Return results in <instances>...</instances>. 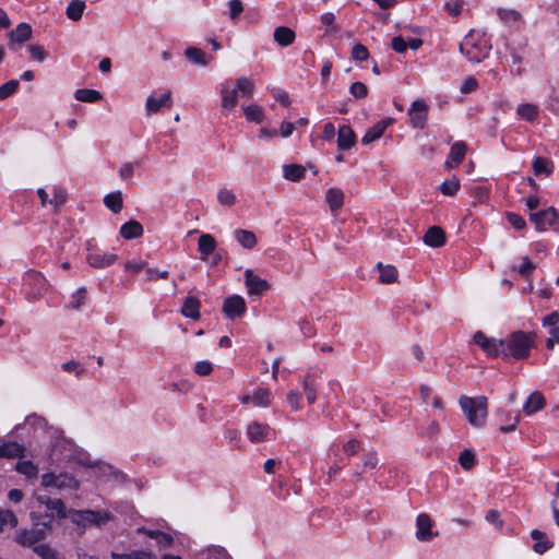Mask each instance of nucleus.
<instances>
[{"label": "nucleus", "mask_w": 559, "mask_h": 559, "mask_svg": "<svg viewBox=\"0 0 559 559\" xmlns=\"http://www.w3.org/2000/svg\"><path fill=\"white\" fill-rule=\"evenodd\" d=\"M349 92L355 98H364L368 95V87L362 82H355L350 85Z\"/></svg>", "instance_id": "e2e57ef3"}, {"label": "nucleus", "mask_w": 559, "mask_h": 559, "mask_svg": "<svg viewBox=\"0 0 559 559\" xmlns=\"http://www.w3.org/2000/svg\"><path fill=\"white\" fill-rule=\"evenodd\" d=\"M391 122L392 119H383L378 121L373 127H371L365 132L361 139V143L368 145L373 141L380 139L383 135L385 129L391 124Z\"/></svg>", "instance_id": "dca6fc26"}, {"label": "nucleus", "mask_w": 559, "mask_h": 559, "mask_svg": "<svg viewBox=\"0 0 559 559\" xmlns=\"http://www.w3.org/2000/svg\"><path fill=\"white\" fill-rule=\"evenodd\" d=\"M52 194L53 197L49 200L50 205L59 207L66 203L68 194L63 188L55 186Z\"/></svg>", "instance_id": "603ef678"}, {"label": "nucleus", "mask_w": 559, "mask_h": 559, "mask_svg": "<svg viewBox=\"0 0 559 559\" xmlns=\"http://www.w3.org/2000/svg\"><path fill=\"white\" fill-rule=\"evenodd\" d=\"M145 273H146V281H148V282L166 280L169 276L168 271H159V270L153 269V267H145Z\"/></svg>", "instance_id": "bf43d9fd"}, {"label": "nucleus", "mask_w": 559, "mask_h": 559, "mask_svg": "<svg viewBox=\"0 0 559 559\" xmlns=\"http://www.w3.org/2000/svg\"><path fill=\"white\" fill-rule=\"evenodd\" d=\"M317 379L318 376L316 373L308 372L302 381V388L309 404H313L317 400Z\"/></svg>", "instance_id": "c85d7f7f"}, {"label": "nucleus", "mask_w": 559, "mask_h": 559, "mask_svg": "<svg viewBox=\"0 0 559 559\" xmlns=\"http://www.w3.org/2000/svg\"><path fill=\"white\" fill-rule=\"evenodd\" d=\"M17 525V518L11 510H0V531L7 526L15 527Z\"/></svg>", "instance_id": "8fccbe9b"}, {"label": "nucleus", "mask_w": 559, "mask_h": 559, "mask_svg": "<svg viewBox=\"0 0 559 559\" xmlns=\"http://www.w3.org/2000/svg\"><path fill=\"white\" fill-rule=\"evenodd\" d=\"M217 201L221 205L233 206L236 203L237 198L233 190L223 188L217 192Z\"/></svg>", "instance_id": "a18cd8bd"}, {"label": "nucleus", "mask_w": 559, "mask_h": 559, "mask_svg": "<svg viewBox=\"0 0 559 559\" xmlns=\"http://www.w3.org/2000/svg\"><path fill=\"white\" fill-rule=\"evenodd\" d=\"M87 263L95 269H104L117 261V254L109 252H90L86 257Z\"/></svg>", "instance_id": "2eb2a0df"}, {"label": "nucleus", "mask_w": 559, "mask_h": 559, "mask_svg": "<svg viewBox=\"0 0 559 559\" xmlns=\"http://www.w3.org/2000/svg\"><path fill=\"white\" fill-rule=\"evenodd\" d=\"M173 104L171 92L167 90L159 98L150 95L145 102V111L147 116L159 112L163 108H170Z\"/></svg>", "instance_id": "4468645a"}, {"label": "nucleus", "mask_w": 559, "mask_h": 559, "mask_svg": "<svg viewBox=\"0 0 559 559\" xmlns=\"http://www.w3.org/2000/svg\"><path fill=\"white\" fill-rule=\"evenodd\" d=\"M85 8H86L85 1L73 0L67 7V10H66L67 16L74 22L80 21L82 19Z\"/></svg>", "instance_id": "c9c22d12"}, {"label": "nucleus", "mask_w": 559, "mask_h": 559, "mask_svg": "<svg viewBox=\"0 0 559 559\" xmlns=\"http://www.w3.org/2000/svg\"><path fill=\"white\" fill-rule=\"evenodd\" d=\"M32 37V27L27 23H20L9 33L10 45L22 44Z\"/></svg>", "instance_id": "412c9836"}, {"label": "nucleus", "mask_w": 559, "mask_h": 559, "mask_svg": "<svg viewBox=\"0 0 559 559\" xmlns=\"http://www.w3.org/2000/svg\"><path fill=\"white\" fill-rule=\"evenodd\" d=\"M20 86L17 80H10L0 86V100H3L13 95Z\"/></svg>", "instance_id": "5fc2aeb1"}, {"label": "nucleus", "mask_w": 559, "mask_h": 559, "mask_svg": "<svg viewBox=\"0 0 559 559\" xmlns=\"http://www.w3.org/2000/svg\"><path fill=\"white\" fill-rule=\"evenodd\" d=\"M34 552L41 559H60L58 552L46 544L36 545Z\"/></svg>", "instance_id": "3c124183"}, {"label": "nucleus", "mask_w": 559, "mask_h": 559, "mask_svg": "<svg viewBox=\"0 0 559 559\" xmlns=\"http://www.w3.org/2000/svg\"><path fill=\"white\" fill-rule=\"evenodd\" d=\"M463 0H450L445 3V10L449 14L457 16L463 10Z\"/></svg>", "instance_id": "69168bd1"}, {"label": "nucleus", "mask_w": 559, "mask_h": 559, "mask_svg": "<svg viewBox=\"0 0 559 559\" xmlns=\"http://www.w3.org/2000/svg\"><path fill=\"white\" fill-rule=\"evenodd\" d=\"M459 462L465 471H471L475 466V454L471 450L461 452Z\"/></svg>", "instance_id": "6e6d98bb"}, {"label": "nucleus", "mask_w": 559, "mask_h": 559, "mask_svg": "<svg viewBox=\"0 0 559 559\" xmlns=\"http://www.w3.org/2000/svg\"><path fill=\"white\" fill-rule=\"evenodd\" d=\"M287 402L294 411H298L301 407V394L297 391H289L287 393Z\"/></svg>", "instance_id": "338daca9"}, {"label": "nucleus", "mask_w": 559, "mask_h": 559, "mask_svg": "<svg viewBox=\"0 0 559 559\" xmlns=\"http://www.w3.org/2000/svg\"><path fill=\"white\" fill-rule=\"evenodd\" d=\"M272 402V394L269 389L258 388L252 393V404L257 407H266Z\"/></svg>", "instance_id": "f704fd0d"}, {"label": "nucleus", "mask_w": 559, "mask_h": 559, "mask_svg": "<svg viewBox=\"0 0 559 559\" xmlns=\"http://www.w3.org/2000/svg\"><path fill=\"white\" fill-rule=\"evenodd\" d=\"M428 111L429 106L424 99L414 100L407 111L411 126L415 129H424L428 120Z\"/></svg>", "instance_id": "6e6552de"}, {"label": "nucleus", "mask_w": 559, "mask_h": 559, "mask_svg": "<svg viewBox=\"0 0 559 559\" xmlns=\"http://www.w3.org/2000/svg\"><path fill=\"white\" fill-rule=\"evenodd\" d=\"M356 141L355 133L349 126H342L337 131V146L341 151L349 150Z\"/></svg>", "instance_id": "aec40b11"}, {"label": "nucleus", "mask_w": 559, "mask_h": 559, "mask_svg": "<svg viewBox=\"0 0 559 559\" xmlns=\"http://www.w3.org/2000/svg\"><path fill=\"white\" fill-rule=\"evenodd\" d=\"M325 201L332 212L340 210L344 204V193L338 188H330L325 194Z\"/></svg>", "instance_id": "c756f323"}, {"label": "nucleus", "mask_w": 559, "mask_h": 559, "mask_svg": "<svg viewBox=\"0 0 559 559\" xmlns=\"http://www.w3.org/2000/svg\"><path fill=\"white\" fill-rule=\"evenodd\" d=\"M321 23L326 26L325 35L336 37L341 32V26L335 23V14L332 12H325L321 15Z\"/></svg>", "instance_id": "e433bc0d"}, {"label": "nucleus", "mask_w": 559, "mask_h": 559, "mask_svg": "<svg viewBox=\"0 0 559 559\" xmlns=\"http://www.w3.org/2000/svg\"><path fill=\"white\" fill-rule=\"evenodd\" d=\"M534 269H535L534 263L527 257H524L522 259V263L519 267V273L523 277H527L533 272Z\"/></svg>", "instance_id": "774afa93"}, {"label": "nucleus", "mask_w": 559, "mask_h": 559, "mask_svg": "<svg viewBox=\"0 0 559 559\" xmlns=\"http://www.w3.org/2000/svg\"><path fill=\"white\" fill-rule=\"evenodd\" d=\"M199 251L201 254V260L205 261L209 259L210 254H212L216 248V241L214 237L210 234H203L199 238Z\"/></svg>", "instance_id": "a878e982"}, {"label": "nucleus", "mask_w": 559, "mask_h": 559, "mask_svg": "<svg viewBox=\"0 0 559 559\" xmlns=\"http://www.w3.org/2000/svg\"><path fill=\"white\" fill-rule=\"evenodd\" d=\"M37 500L40 504H45L48 510L56 512L60 519L69 518V511H67L61 499H51L48 496H38Z\"/></svg>", "instance_id": "6ab92c4d"}, {"label": "nucleus", "mask_w": 559, "mask_h": 559, "mask_svg": "<svg viewBox=\"0 0 559 559\" xmlns=\"http://www.w3.org/2000/svg\"><path fill=\"white\" fill-rule=\"evenodd\" d=\"M200 300L197 297L189 296L182 305L181 314L186 318L198 320L200 318Z\"/></svg>", "instance_id": "b1692460"}, {"label": "nucleus", "mask_w": 559, "mask_h": 559, "mask_svg": "<svg viewBox=\"0 0 559 559\" xmlns=\"http://www.w3.org/2000/svg\"><path fill=\"white\" fill-rule=\"evenodd\" d=\"M71 522L78 526L87 527L88 525L102 526L111 521L112 515L107 511L95 510H69Z\"/></svg>", "instance_id": "f03ea898"}, {"label": "nucleus", "mask_w": 559, "mask_h": 559, "mask_svg": "<svg viewBox=\"0 0 559 559\" xmlns=\"http://www.w3.org/2000/svg\"><path fill=\"white\" fill-rule=\"evenodd\" d=\"M185 57L193 64L206 67L213 60L212 56L206 55L202 49L190 46L185 49Z\"/></svg>", "instance_id": "f3484780"}, {"label": "nucleus", "mask_w": 559, "mask_h": 559, "mask_svg": "<svg viewBox=\"0 0 559 559\" xmlns=\"http://www.w3.org/2000/svg\"><path fill=\"white\" fill-rule=\"evenodd\" d=\"M28 51H29L32 58L37 60L38 62H43L48 56L45 48L40 45H29Z\"/></svg>", "instance_id": "0e129e2a"}, {"label": "nucleus", "mask_w": 559, "mask_h": 559, "mask_svg": "<svg viewBox=\"0 0 559 559\" xmlns=\"http://www.w3.org/2000/svg\"><path fill=\"white\" fill-rule=\"evenodd\" d=\"M490 46L483 38H476L471 32L460 44V51L472 62H480L489 53Z\"/></svg>", "instance_id": "7ed1b4c3"}, {"label": "nucleus", "mask_w": 559, "mask_h": 559, "mask_svg": "<svg viewBox=\"0 0 559 559\" xmlns=\"http://www.w3.org/2000/svg\"><path fill=\"white\" fill-rule=\"evenodd\" d=\"M459 403L468 423L472 426L479 428L486 424V419L488 416L487 397H469L463 395L460 397Z\"/></svg>", "instance_id": "f257e3e1"}, {"label": "nucleus", "mask_w": 559, "mask_h": 559, "mask_svg": "<svg viewBox=\"0 0 559 559\" xmlns=\"http://www.w3.org/2000/svg\"><path fill=\"white\" fill-rule=\"evenodd\" d=\"M228 9H229V11H228L229 17L233 21H236L239 19L240 14L242 13L243 5L240 0H230L228 2Z\"/></svg>", "instance_id": "052dcab7"}, {"label": "nucleus", "mask_w": 559, "mask_h": 559, "mask_svg": "<svg viewBox=\"0 0 559 559\" xmlns=\"http://www.w3.org/2000/svg\"><path fill=\"white\" fill-rule=\"evenodd\" d=\"M274 40L282 47L292 45L295 40V32L286 26H278L274 29Z\"/></svg>", "instance_id": "bb28decb"}, {"label": "nucleus", "mask_w": 559, "mask_h": 559, "mask_svg": "<svg viewBox=\"0 0 559 559\" xmlns=\"http://www.w3.org/2000/svg\"><path fill=\"white\" fill-rule=\"evenodd\" d=\"M433 521L427 513H420L416 518V538L420 542H429L438 536V532L432 531Z\"/></svg>", "instance_id": "f8f14e48"}, {"label": "nucleus", "mask_w": 559, "mask_h": 559, "mask_svg": "<svg viewBox=\"0 0 559 559\" xmlns=\"http://www.w3.org/2000/svg\"><path fill=\"white\" fill-rule=\"evenodd\" d=\"M120 235L124 239H135L143 235V226L134 219L124 223L120 227Z\"/></svg>", "instance_id": "cd10ccee"}, {"label": "nucleus", "mask_w": 559, "mask_h": 559, "mask_svg": "<svg viewBox=\"0 0 559 559\" xmlns=\"http://www.w3.org/2000/svg\"><path fill=\"white\" fill-rule=\"evenodd\" d=\"M246 310V300L239 295L229 296L224 300L223 313L227 319L235 320L240 318L245 314Z\"/></svg>", "instance_id": "9b49d317"}, {"label": "nucleus", "mask_w": 559, "mask_h": 559, "mask_svg": "<svg viewBox=\"0 0 559 559\" xmlns=\"http://www.w3.org/2000/svg\"><path fill=\"white\" fill-rule=\"evenodd\" d=\"M533 169L535 175H549L551 173L550 163L544 157H536L533 162Z\"/></svg>", "instance_id": "864d4df0"}, {"label": "nucleus", "mask_w": 559, "mask_h": 559, "mask_svg": "<svg viewBox=\"0 0 559 559\" xmlns=\"http://www.w3.org/2000/svg\"><path fill=\"white\" fill-rule=\"evenodd\" d=\"M516 112L526 121H534L538 116V107L534 104H522L518 107Z\"/></svg>", "instance_id": "a19ab883"}, {"label": "nucleus", "mask_w": 559, "mask_h": 559, "mask_svg": "<svg viewBox=\"0 0 559 559\" xmlns=\"http://www.w3.org/2000/svg\"><path fill=\"white\" fill-rule=\"evenodd\" d=\"M25 281L31 286V290L27 294L28 299H38L48 289V282L45 276L34 270L26 273Z\"/></svg>", "instance_id": "9d476101"}, {"label": "nucleus", "mask_w": 559, "mask_h": 559, "mask_svg": "<svg viewBox=\"0 0 559 559\" xmlns=\"http://www.w3.org/2000/svg\"><path fill=\"white\" fill-rule=\"evenodd\" d=\"M237 90H222V107L224 109H233L237 104Z\"/></svg>", "instance_id": "de8ad7c7"}, {"label": "nucleus", "mask_w": 559, "mask_h": 559, "mask_svg": "<svg viewBox=\"0 0 559 559\" xmlns=\"http://www.w3.org/2000/svg\"><path fill=\"white\" fill-rule=\"evenodd\" d=\"M247 436L251 442L257 443L275 439L276 432L267 424L254 420L248 425Z\"/></svg>", "instance_id": "1a4fd4ad"}, {"label": "nucleus", "mask_w": 559, "mask_h": 559, "mask_svg": "<svg viewBox=\"0 0 559 559\" xmlns=\"http://www.w3.org/2000/svg\"><path fill=\"white\" fill-rule=\"evenodd\" d=\"M352 58L356 61H365L369 58V51L362 44L354 45L352 49Z\"/></svg>", "instance_id": "13d9d810"}, {"label": "nucleus", "mask_w": 559, "mask_h": 559, "mask_svg": "<svg viewBox=\"0 0 559 559\" xmlns=\"http://www.w3.org/2000/svg\"><path fill=\"white\" fill-rule=\"evenodd\" d=\"M245 285L249 295L260 296L270 288L269 283L255 275L252 270L245 271Z\"/></svg>", "instance_id": "ddd939ff"}, {"label": "nucleus", "mask_w": 559, "mask_h": 559, "mask_svg": "<svg viewBox=\"0 0 559 559\" xmlns=\"http://www.w3.org/2000/svg\"><path fill=\"white\" fill-rule=\"evenodd\" d=\"M49 530L48 524L35 525L29 530H21L16 533L15 540L22 546H34L45 539Z\"/></svg>", "instance_id": "423d86ee"}, {"label": "nucleus", "mask_w": 559, "mask_h": 559, "mask_svg": "<svg viewBox=\"0 0 559 559\" xmlns=\"http://www.w3.org/2000/svg\"><path fill=\"white\" fill-rule=\"evenodd\" d=\"M460 189V182L456 179L445 180L440 186V191L448 197H453Z\"/></svg>", "instance_id": "4d7b16f0"}, {"label": "nucleus", "mask_w": 559, "mask_h": 559, "mask_svg": "<svg viewBox=\"0 0 559 559\" xmlns=\"http://www.w3.org/2000/svg\"><path fill=\"white\" fill-rule=\"evenodd\" d=\"M531 537L535 542L533 545V549L535 552L539 555L546 552L548 549L552 547V543L549 540L547 535L539 530H533L531 532Z\"/></svg>", "instance_id": "4be33fe9"}, {"label": "nucleus", "mask_w": 559, "mask_h": 559, "mask_svg": "<svg viewBox=\"0 0 559 559\" xmlns=\"http://www.w3.org/2000/svg\"><path fill=\"white\" fill-rule=\"evenodd\" d=\"M466 144L462 141L455 142L450 150L449 158H451L455 165H459L465 157Z\"/></svg>", "instance_id": "79ce46f5"}, {"label": "nucleus", "mask_w": 559, "mask_h": 559, "mask_svg": "<svg viewBox=\"0 0 559 559\" xmlns=\"http://www.w3.org/2000/svg\"><path fill=\"white\" fill-rule=\"evenodd\" d=\"M41 486L60 491H75L80 487V481L68 473H46L41 475Z\"/></svg>", "instance_id": "39448f33"}, {"label": "nucleus", "mask_w": 559, "mask_h": 559, "mask_svg": "<svg viewBox=\"0 0 559 559\" xmlns=\"http://www.w3.org/2000/svg\"><path fill=\"white\" fill-rule=\"evenodd\" d=\"M377 270L379 271V281L382 284H393L397 281L399 272L395 266L391 264H382L381 262H378L376 265Z\"/></svg>", "instance_id": "393cba45"}, {"label": "nucleus", "mask_w": 559, "mask_h": 559, "mask_svg": "<svg viewBox=\"0 0 559 559\" xmlns=\"http://www.w3.org/2000/svg\"><path fill=\"white\" fill-rule=\"evenodd\" d=\"M236 240L245 249H252L257 245V237L251 230L238 228L234 231Z\"/></svg>", "instance_id": "2f4dec72"}, {"label": "nucleus", "mask_w": 559, "mask_h": 559, "mask_svg": "<svg viewBox=\"0 0 559 559\" xmlns=\"http://www.w3.org/2000/svg\"><path fill=\"white\" fill-rule=\"evenodd\" d=\"M544 405H545V399H544L543 394L538 391H534L528 396L526 402L524 403L523 412L530 416V415L540 411L544 407Z\"/></svg>", "instance_id": "5701e85b"}, {"label": "nucleus", "mask_w": 559, "mask_h": 559, "mask_svg": "<svg viewBox=\"0 0 559 559\" xmlns=\"http://www.w3.org/2000/svg\"><path fill=\"white\" fill-rule=\"evenodd\" d=\"M253 82L250 79L242 76L237 80V84L234 90H237V94L240 93L241 96L250 98L253 93Z\"/></svg>", "instance_id": "37998d69"}, {"label": "nucleus", "mask_w": 559, "mask_h": 559, "mask_svg": "<svg viewBox=\"0 0 559 559\" xmlns=\"http://www.w3.org/2000/svg\"><path fill=\"white\" fill-rule=\"evenodd\" d=\"M86 298V288L84 286L79 287L71 296V301L69 304V308L80 310Z\"/></svg>", "instance_id": "49530a36"}, {"label": "nucleus", "mask_w": 559, "mask_h": 559, "mask_svg": "<svg viewBox=\"0 0 559 559\" xmlns=\"http://www.w3.org/2000/svg\"><path fill=\"white\" fill-rule=\"evenodd\" d=\"M424 242L432 248H439L445 243V234L439 226H431L424 235Z\"/></svg>", "instance_id": "a211bd4d"}, {"label": "nucleus", "mask_w": 559, "mask_h": 559, "mask_svg": "<svg viewBox=\"0 0 559 559\" xmlns=\"http://www.w3.org/2000/svg\"><path fill=\"white\" fill-rule=\"evenodd\" d=\"M483 350L490 357H497L500 354H503L506 357L508 356L506 352V342L493 337L489 340Z\"/></svg>", "instance_id": "72a5a7b5"}, {"label": "nucleus", "mask_w": 559, "mask_h": 559, "mask_svg": "<svg viewBox=\"0 0 559 559\" xmlns=\"http://www.w3.org/2000/svg\"><path fill=\"white\" fill-rule=\"evenodd\" d=\"M247 120L260 123L263 120V109L259 105L252 104L243 108Z\"/></svg>", "instance_id": "c03bdc74"}, {"label": "nucleus", "mask_w": 559, "mask_h": 559, "mask_svg": "<svg viewBox=\"0 0 559 559\" xmlns=\"http://www.w3.org/2000/svg\"><path fill=\"white\" fill-rule=\"evenodd\" d=\"M104 204L114 213H119L122 210V194L120 191L111 192L105 195Z\"/></svg>", "instance_id": "4c0bfd02"}, {"label": "nucleus", "mask_w": 559, "mask_h": 559, "mask_svg": "<svg viewBox=\"0 0 559 559\" xmlns=\"http://www.w3.org/2000/svg\"><path fill=\"white\" fill-rule=\"evenodd\" d=\"M15 469L26 476L27 478L35 477L38 473V468L31 461H20L16 463Z\"/></svg>", "instance_id": "09e8293b"}, {"label": "nucleus", "mask_w": 559, "mask_h": 559, "mask_svg": "<svg viewBox=\"0 0 559 559\" xmlns=\"http://www.w3.org/2000/svg\"><path fill=\"white\" fill-rule=\"evenodd\" d=\"M24 454V447L15 441H8L0 444V457H21Z\"/></svg>", "instance_id": "7c9ffc66"}, {"label": "nucleus", "mask_w": 559, "mask_h": 559, "mask_svg": "<svg viewBox=\"0 0 559 559\" xmlns=\"http://www.w3.org/2000/svg\"><path fill=\"white\" fill-rule=\"evenodd\" d=\"M530 219L539 231L546 230L548 227H559V214L552 206L531 213Z\"/></svg>", "instance_id": "0eeeda50"}, {"label": "nucleus", "mask_w": 559, "mask_h": 559, "mask_svg": "<svg viewBox=\"0 0 559 559\" xmlns=\"http://www.w3.org/2000/svg\"><path fill=\"white\" fill-rule=\"evenodd\" d=\"M74 97L84 103H94L102 99V94L96 90L80 88L74 93Z\"/></svg>", "instance_id": "58836bf2"}, {"label": "nucleus", "mask_w": 559, "mask_h": 559, "mask_svg": "<svg viewBox=\"0 0 559 559\" xmlns=\"http://www.w3.org/2000/svg\"><path fill=\"white\" fill-rule=\"evenodd\" d=\"M141 166V162L136 160L134 163H126L119 170V176L123 180L131 179L134 173L135 167Z\"/></svg>", "instance_id": "680f3d73"}, {"label": "nucleus", "mask_w": 559, "mask_h": 559, "mask_svg": "<svg viewBox=\"0 0 559 559\" xmlns=\"http://www.w3.org/2000/svg\"><path fill=\"white\" fill-rule=\"evenodd\" d=\"M97 469L99 472L100 475L103 476H107L108 479H114V480H117V481H123L126 476L122 472L114 468V466L109 465V464H105V463H102V464H98L97 465Z\"/></svg>", "instance_id": "ea45409f"}, {"label": "nucleus", "mask_w": 559, "mask_h": 559, "mask_svg": "<svg viewBox=\"0 0 559 559\" xmlns=\"http://www.w3.org/2000/svg\"><path fill=\"white\" fill-rule=\"evenodd\" d=\"M534 344L533 336L523 331L513 332L508 342H506V352L508 356L515 359H523L530 355V350Z\"/></svg>", "instance_id": "20e7f679"}, {"label": "nucleus", "mask_w": 559, "mask_h": 559, "mask_svg": "<svg viewBox=\"0 0 559 559\" xmlns=\"http://www.w3.org/2000/svg\"><path fill=\"white\" fill-rule=\"evenodd\" d=\"M306 168L297 164H287L283 166V176L289 181L297 182L305 177Z\"/></svg>", "instance_id": "473e14b6"}]
</instances>
